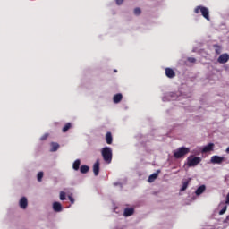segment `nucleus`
I'll use <instances>...</instances> for the list:
<instances>
[{"mask_svg":"<svg viewBox=\"0 0 229 229\" xmlns=\"http://www.w3.org/2000/svg\"><path fill=\"white\" fill-rule=\"evenodd\" d=\"M189 167H196L199 162H201V157H190L187 158Z\"/></svg>","mask_w":229,"mask_h":229,"instance_id":"4","label":"nucleus"},{"mask_svg":"<svg viewBox=\"0 0 229 229\" xmlns=\"http://www.w3.org/2000/svg\"><path fill=\"white\" fill-rule=\"evenodd\" d=\"M71 126H72L71 123H66L62 129L63 133H67V131L71 130Z\"/></svg>","mask_w":229,"mask_h":229,"instance_id":"20","label":"nucleus"},{"mask_svg":"<svg viewBox=\"0 0 229 229\" xmlns=\"http://www.w3.org/2000/svg\"><path fill=\"white\" fill-rule=\"evenodd\" d=\"M113 101L114 103H121V101H123V94L118 93L114 95L113 98Z\"/></svg>","mask_w":229,"mask_h":229,"instance_id":"15","label":"nucleus"},{"mask_svg":"<svg viewBox=\"0 0 229 229\" xmlns=\"http://www.w3.org/2000/svg\"><path fill=\"white\" fill-rule=\"evenodd\" d=\"M53 208L55 212H62V204L60 202H54Z\"/></svg>","mask_w":229,"mask_h":229,"instance_id":"14","label":"nucleus"},{"mask_svg":"<svg viewBox=\"0 0 229 229\" xmlns=\"http://www.w3.org/2000/svg\"><path fill=\"white\" fill-rule=\"evenodd\" d=\"M68 199H70L72 204H74V198H72V196H68Z\"/></svg>","mask_w":229,"mask_h":229,"instance_id":"28","label":"nucleus"},{"mask_svg":"<svg viewBox=\"0 0 229 229\" xmlns=\"http://www.w3.org/2000/svg\"><path fill=\"white\" fill-rule=\"evenodd\" d=\"M134 213H135V208H126L124 209L123 216L125 217H130V216H133Z\"/></svg>","mask_w":229,"mask_h":229,"instance_id":"7","label":"nucleus"},{"mask_svg":"<svg viewBox=\"0 0 229 229\" xmlns=\"http://www.w3.org/2000/svg\"><path fill=\"white\" fill-rule=\"evenodd\" d=\"M201 13V15L206 19L207 21H210V12L208 11V8L199 5L194 9L195 13Z\"/></svg>","mask_w":229,"mask_h":229,"instance_id":"2","label":"nucleus"},{"mask_svg":"<svg viewBox=\"0 0 229 229\" xmlns=\"http://www.w3.org/2000/svg\"><path fill=\"white\" fill-rule=\"evenodd\" d=\"M20 207L21 208H23V209L28 208V199H26V197H23L21 199Z\"/></svg>","mask_w":229,"mask_h":229,"instance_id":"13","label":"nucleus"},{"mask_svg":"<svg viewBox=\"0 0 229 229\" xmlns=\"http://www.w3.org/2000/svg\"><path fill=\"white\" fill-rule=\"evenodd\" d=\"M189 187V181L182 182V187L181 188V191H187Z\"/></svg>","mask_w":229,"mask_h":229,"instance_id":"21","label":"nucleus"},{"mask_svg":"<svg viewBox=\"0 0 229 229\" xmlns=\"http://www.w3.org/2000/svg\"><path fill=\"white\" fill-rule=\"evenodd\" d=\"M188 62H190V64H195L196 58H194V57H189V58H188Z\"/></svg>","mask_w":229,"mask_h":229,"instance_id":"27","label":"nucleus"},{"mask_svg":"<svg viewBox=\"0 0 229 229\" xmlns=\"http://www.w3.org/2000/svg\"><path fill=\"white\" fill-rule=\"evenodd\" d=\"M224 161L225 157L220 156H213L210 160L211 164H223Z\"/></svg>","mask_w":229,"mask_h":229,"instance_id":"5","label":"nucleus"},{"mask_svg":"<svg viewBox=\"0 0 229 229\" xmlns=\"http://www.w3.org/2000/svg\"><path fill=\"white\" fill-rule=\"evenodd\" d=\"M165 72L167 78H174V76H176L174 70L171 68H165Z\"/></svg>","mask_w":229,"mask_h":229,"instance_id":"8","label":"nucleus"},{"mask_svg":"<svg viewBox=\"0 0 229 229\" xmlns=\"http://www.w3.org/2000/svg\"><path fill=\"white\" fill-rule=\"evenodd\" d=\"M215 47H216L215 50L216 55H221V47H219V46H215Z\"/></svg>","mask_w":229,"mask_h":229,"instance_id":"26","label":"nucleus"},{"mask_svg":"<svg viewBox=\"0 0 229 229\" xmlns=\"http://www.w3.org/2000/svg\"><path fill=\"white\" fill-rule=\"evenodd\" d=\"M114 72H117V70H114Z\"/></svg>","mask_w":229,"mask_h":229,"instance_id":"31","label":"nucleus"},{"mask_svg":"<svg viewBox=\"0 0 229 229\" xmlns=\"http://www.w3.org/2000/svg\"><path fill=\"white\" fill-rule=\"evenodd\" d=\"M106 144H112V142H114V137H112V132H106Z\"/></svg>","mask_w":229,"mask_h":229,"instance_id":"16","label":"nucleus"},{"mask_svg":"<svg viewBox=\"0 0 229 229\" xmlns=\"http://www.w3.org/2000/svg\"><path fill=\"white\" fill-rule=\"evenodd\" d=\"M93 173L95 176H98L99 174V160H97L93 165Z\"/></svg>","mask_w":229,"mask_h":229,"instance_id":"11","label":"nucleus"},{"mask_svg":"<svg viewBox=\"0 0 229 229\" xmlns=\"http://www.w3.org/2000/svg\"><path fill=\"white\" fill-rule=\"evenodd\" d=\"M190 152H191V149L189 148L181 147L174 152V158H182V157H185V155L189 154Z\"/></svg>","mask_w":229,"mask_h":229,"instance_id":"3","label":"nucleus"},{"mask_svg":"<svg viewBox=\"0 0 229 229\" xmlns=\"http://www.w3.org/2000/svg\"><path fill=\"white\" fill-rule=\"evenodd\" d=\"M90 167H89V165H82L80 168V172L82 174H87V173H89Z\"/></svg>","mask_w":229,"mask_h":229,"instance_id":"17","label":"nucleus"},{"mask_svg":"<svg viewBox=\"0 0 229 229\" xmlns=\"http://www.w3.org/2000/svg\"><path fill=\"white\" fill-rule=\"evenodd\" d=\"M47 139V135H44L41 137V140H46Z\"/></svg>","mask_w":229,"mask_h":229,"instance_id":"30","label":"nucleus"},{"mask_svg":"<svg viewBox=\"0 0 229 229\" xmlns=\"http://www.w3.org/2000/svg\"><path fill=\"white\" fill-rule=\"evenodd\" d=\"M140 13H142L140 8L137 7L134 9V15H140Z\"/></svg>","mask_w":229,"mask_h":229,"instance_id":"23","label":"nucleus"},{"mask_svg":"<svg viewBox=\"0 0 229 229\" xmlns=\"http://www.w3.org/2000/svg\"><path fill=\"white\" fill-rule=\"evenodd\" d=\"M229 60V55L228 54H222L217 59L218 64H226Z\"/></svg>","mask_w":229,"mask_h":229,"instance_id":"6","label":"nucleus"},{"mask_svg":"<svg viewBox=\"0 0 229 229\" xmlns=\"http://www.w3.org/2000/svg\"><path fill=\"white\" fill-rule=\"evenodd\" d=\"M60 199L61 201H65V191L60 192Z\"/></svg>","mask_w":229,"mask_h":229,"instance_id":"24","label":"nucleus"},{"mask_svg":"<svg viewBox=\"0 0 229 229\" xmlns=\"http://www.w3.org/2000/svg\"><path fill=\"white\" fill-rule=\"evenodd\" d=\"M158 174H160V170H157V173H154L151 175H149L148 182L149 183H153V182H155L156 179L158 178Z\"/></svg>","mask_w":229,"mask_h":229,"instance_id":"9","label":"nucleus"},{"mask_svg":"<svg viewBox=\"0 0 229 229\" xmlns=\"http://www.w3.org/2000/svg\"><path fill=\"white\" fill-rule=\"evenodd\" d=\"M37 178H38V182H42V178H44V172H38Z\"/></svg>","mask_w":229,"mask_h":229,"instance_id":"22","label":"nucleus"},{"mask_svg":"<svg viewBox=\"0 0 229 229\" xmlns=\"http://www.w3.org/2000/svg\"><path fill=\"white\" fill-rule=\"evenodd\" d=\"M59 148H60V145L58 143L52 142L50 151L52 152L58 151Z\"/></svg>","mask_w":229,"mask_h":229,"instance_id":"18","label":"nucleus"},{"mask_svg":"<svg viewBox=\"0 0 229 229\" xmlns=\"http://www.w3.org/2000/svg\"><path fill=\"white\" fill-rule=\"evenodd\" d=\"M206 190L207 187L205 185L199 186L195 191L196 196H201V194H203Z\"/></svg>","mask_w":229,"mask_h":229,"instance_id":"12","label":"nucleus"},{"mask_svg":"<svg viewBox=\"0 0 229 229\" xmlns=\"http://www.w3.org/2000/svg\"><path fill=\"white\" fill-rule=\"evenodd\" d=\"M226 208H227V207L224 206L223 208L219 211V215L223 216V214H225V212H226Z\"/></svg>","mask_w":229,"mask_h":229,"instance_id":"25","label":"nucleus"},{"mask_svg":"<svg viewBox=\"0 0 229 229\" xmlns=\"http://www.w3.org/2000/svg\"><path fill=\"white\" fill-rule=\"evenodd\" d=\"M81 164V162L80 161V159H77L74 161V163L72 165L74 171H78L80 169Z\"/></svg>","mask_w":229,"mask_h":229,"instance_id":"19","label":"nucleus"},{"mask_svg":"<svg viewBox=\"0 0 229 229\" xmlns=\"http://www.w3.org/2000/svg\"><path fill=\"white\" fill-rule=\"evenodd\" d=\"M101 155L106 164L112 163V148L110 147H105L101 150Z\"/></svg>","mask_w":229,"mask_h":229,"instance_id":"1","label":"nucleus"},{"mask_svg":"<svg viewBox=\"0 0 229 229\" xmlns=\"http://www.w3.org/2000/svg\"><path fill=\"white\" fill-rule=\"evenodd\" d=\"M116 4L120 5L122 3L124 2V0H115Z\"/></svg>","mask_w":229,"mask_h":229,"instance_id":"29","label":"nucleus"},{"mask_svg":"<svg viewBox=\"0 0 229 229\" xmlns=\"http://www.w3.org/2000/svg\"><path fill=\"white\" fill-rule=\"evenodd\" d=\"M214 150V143H209L202 148V153H208Z\"/></svg>","mask_w":229,"mask_h":229,"instance_id":"10","label":"nucleus"}]
</instances>
